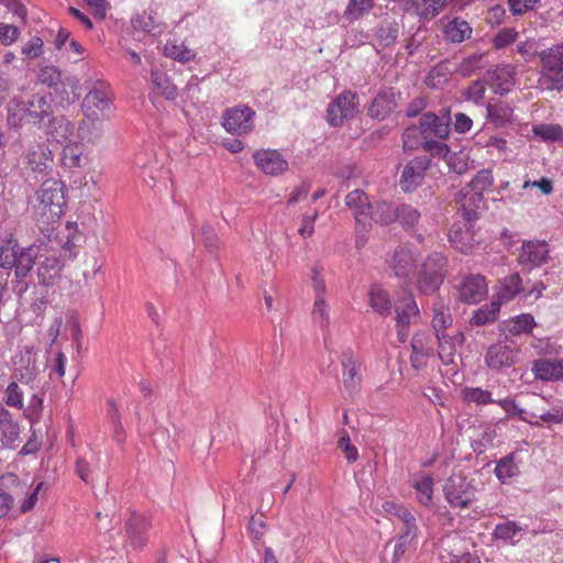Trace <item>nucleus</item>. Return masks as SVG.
<instances>
[{
    "label": "nucleus",
    "mask_w": 563,
    "mask_h": 563,
    "mask_svg": "<svg viewBox=\"0 0 563 563\" xmlns=\"http://www.w3.org/2000/svg\"><path fill=\"white\" fill-rule=\"evenodd\" d=\"M357 112V93L351 90L343 91L332 100L327 110V120L331 126L342 125Z\"/></svg>",
    "instance_id": "nucleus-7"
},
{
    "label": "nucleus",
    "mask_w": 563,
    "mask_h": 563,
    "mask_svg": "<svg viewBox=\"0 0 563 563\" xmlns=\"http://www.w3.org/2000/svg\"><path fill=\"white\" fill-rule=\"evenodd\" d=\"M84 118L79 121L77 128V139L82 144H97L99 143L104 133L103 119L82 114Z\"/></svg>",
    "instance_id": "nucleus-26"
},
{
    "label": "nucleus",
    "mask_w": 563,
    "mask_h": 563,
    "mask_svg": "<svg viewBox=\"0 0 563 563\" xmlns=\"http://www.w3.org/2000/svg\"><path fill=\"white\" fill-rule=\"evenodd\" d=\"M342 385L347 396L354 399L361 391L362 372L361 363L351 351H346L341 356Z\"/></svg>",
    "instance_id": "nucleus-9"
},
{
    "label": "nucleus",
    "mask_w": 563,
    "mask_h": 563,
    "mask_svg": "<svg viewBox=\"0 0 563 563\" xmlns=\"http://www.w3.org/2000/svg\"><path fill=\"white\" fill-rule=\"evenodd\" d=\"M429 166L430 159L428 156L415 157L408 162V164L405 165L400 177L401 189L408 192L422 185Z\"/></svg>",
    "instance_id": "nucleus-14"
},
{
    "label": "nucleus",
    "mask_w": 563,
    "mask_h": 563,
    "mask_svg": "<svg viewBox=\"0 0 563 563\" xmlns=\"http://www.w3.org/2000/svg\"><path fill=\"white\" fill-rule=\"evenodd\" d=\"M7 121L8 124L12 128H19L22 124V121L26 119V110L24 101L12 99L9 101L7 106Z\"/></svg>",
    "instance_id": "nucleus-52"
},
{
    "label": "nucleus",
    "mask_w": 563,
    "mask_h": 563,
    "mask_svg": "<svg viewBox=\"0 0 563 563\" xmlns=\"http://www.w3.org/2000/svg\"><path fill=\"white\" fill-rule=\"evenodd\" d=\"M372 216V221L388 225L398 219V206L388 201H378L373 206Z\"/></svg>",
    "instance_id": "nucleus-39"
},
{
    "label": "nucleus",
    "mask_w": 563,
    "mask_h": 563,
    "mask_svg": "<svg viewBox=\"0 0 563 563\" xmlns=\"http://www.w3.org/2000/svg\"><path fill=\"white\" fill-rule=\"evenodd\" d=\"M345 205L353 211V217L358 229L365 231L372 228V209L368 196L361 189H355L345 196Z\"/></svg>",
    "instance_id": "nucleus-10"
},
{
    "label": "nucleus",
    "mask_w": 563,
    "mask_h": 563,
    "mask_svg": "<svg viewBox=\"0 0 563 563\" xmlns=\"http://www.w3.org/2000/svg\"><path fill=\"white\" fill-rule=\"evenodd\" d=\"M532 372L537 379L550 382L563 379L562 360H537L533 362Z\"/></svg>",
    "instance_id": "nucleus-31"
},
{
    "label": "nucleus",
    "mask_w": 563,
    "mask_h": 563,
    "mask_svg": "<svg viewBox=\"0 0 563 563\" xmlns=\"http://www.w3.org/2000/svg\"><path fill=\"white\" fill-rule=\"evenodd\" d=\"M313 321L319 324L320 328L327 329L330 324L329 308L325 302V298L314 296V303L312 309Z\"/></svg>",
    "instance_id": "nucleus-57"
},
{
    "label": "nucleus",
    "mask_w": 563,
    "mask_h": 563,
    "mask_svg": "<svg viewBox=\"0 0 563 563\" xmlns=\"http://www.w3.org/2000/svg\"><path fill=\"white\" fill-rule=\"evenodd\" d=\"M541 69L538 88L549 91L563 90V43L553 45L539 54Z\"/></svg>",
    "instance_id": "nucleus-1"
},
{
    "label": "nucleus",
    "mask_w": 563,
    "mask_h": 563,
    "mask_svg": "<svg viewBox=\"0 0 563 563\" xmlns=\"http://www.w3.org/2000/svg\"><path fill=\"white\" fill-rule=\"evenodd\" d=\"M421 252L412 244L398 245L386 256V265L393 274L401 279H408L417 267Z\"/></svg>",
    "instance_id": "nucleus-5"
},
{
    "label": "nucleus",
    "mask_w": 563,
    "mask_h": 563,
    "mask_svg": "<svg viewBox=\"0 0 563 563\" xmlns=\"http://www.w3.org/2000/svg\"><path fill=\"white\" fill-rule=\"evenodd\" d=\"M400 24L396 20L384 19L375 30V42L386 48L395 45L399 35Z\"/></svg>",
    "instance_id": "nucleus-35"
},
{
    "label": "nucleus",
    "mask_w": 563,
    "mask_h": 563,
    "mask_svg": "<svg viewBox=\"0 0 563 563\" xmlns=\"http://www.w3.org/2000/svg\"><path fill=\"white\" fill-rule=\"evenodd\" d=\"M253 159L255 166L267 175H282L288 169V162L276 150H257Z\"/></svg>",
    "instance_id": "nucleus-19"
},
{
    "label": "nucleus",
    "mask_w": 563,
    "mask_h": 563,
    "mask_svg": "<svg viewBox=\"0 0 563 563\" xmlns=\"http://www.w3.org/2000/svg\"><path fill=\"white\" fill-rule=\"evenodd\" d=\"M411 349L412 351L423 352L424 354H433L434 349L431 335L427 332L415 334L411 340Z\"/></svg>",
    "instance_id": "nucleus-61"
},
{
    "label": "nucleus",
    "mask_w": 563,
    "mask_h": 563,
    "mask_svg": "<svg viewBox=\"0 0 563 563\" xmlns=\"http://www.w3.org/2000/svg\"><path fill=\"white\" fill-rule=\"evenodd\" d=\"M37 78L40 82L48 87H55L62 80V71L54 65H46L40 68Z\"/></svg>",
    "instance_id": "nucleus-59"
},
{
    "label": "nucleus",
    "mask_w": 563,
    "mask_h": 563,
    "mask_svg": "<svg viewBox=\"0 0 563 563\" xmlns=\"http://www.w3.org/2000/svg\"><path fill=\"white\" fill-rule=\"evenodd\" d=\"M457 203L463 219L468 223L475 221L479 212L485 208L484 196L476 191H471L466 186L460 191Z\"/></svg>",
    "instance_id": "nucleus-22"
},
{
    "label": "nucleus",
    "mask_w": 563,
    "mask_h": 563,
    "mask_svg": "<svg viewBox=\"0 0 563 563\" xmlns=\"http://www.w3.org/2000/svg\"><path fill=\"white\" fill-rule=\"evenodd\" d=\"M24 104L27 122L36 125L37 128H44L46 125V121L53 114L51 96L34 93L24 101Z\"/></svg>",
    "instance_id": "nucleus-13"
},
{
    "label": "nucleus",
    "mask_w": 563,
    "mask_h": 563,
    "mask_svg": "<svg viewBox=\"0 0 563 563\" xmlns=\"http://www.w3.org/2000/svg\"><path fill=\"white\" fill-rule=\"evenodd\" d=\"M255 117L251 107L240 104L223 112L222 126L230 134L245 135L253 131Z\"/></svg>",
    "instance_id": "nucleus-6"
},
{
    "label": "nucleus",
    "mask_w": 563,
    "mask_h": 563,
    "mask_svg": "<svg viewBox=\"0 0 563 563\" xmlns=\"http://www.w3.org/2000/svg\"><path fill=\"white\" fill-rule=\"evenodd\" d=\"M433 318L431 321L432 328L435 334H444L443 331L451 327L452 316L449 307V302L443 298H437L432 306Z\"/></svg>",
    "instance_id": "nucleus-37"
},
{
    "label": "nucleus",
    "mask_w": 563,
    "mask_h": 563,
    "mask_svg": "<svg viewBox=\"0 0 563 563\" xmlns=\"http://www.w3.org/2000/svg\"><path fill=\"white\" fill-rule=\"evenodd\" d=\"M150 523L145 516L132 512L125 523V547L133 551L143 549Z\"/></svg>",
    "instance_id": "nucleus-17"
},
{
    "label": "nucleus",
    "mask_w": 563,
    "mask_h": 563,
    "mask_svg": "<svg viewBox=\"0 0 563 563\" xmlns=\"http://www.w3.org/2000/svg\"><path fill=\"white\" fill-rule=\"evenodd\" d=\"M457 299L463 303L475 305L481 302L488 292L486 278L481 274H470L461 278L455 286Z\"/></svg>",
    "instance_id": "nucleus-8"
},
{
    "label": "nucleus",
    "mask_w": 563,
    "mask_h": 563,
    "mask_svg": "<svg viewBox=\"0 0 563 563\" xmlns=\"http://www.w3.org/2000/svg\"><path fill=\"white\" fill-rule=\"evenodd\" d=\"M165 49H166V54L169 57L174 58L175 60L183 62V63L189 62V60L194 59V57H195V53L184 45H177V44L166 45Z\"/></svg>",
    "instance_id": "nucleus-64"
},
{
    "label": "nucleus",
    "mask_w": 563,
    "mask_h": 563,
    "mask_svg": "<svg viewBox=\"0 0 563 563\" xmlns=\"http://www.w3.org/2000/svg\"><path fill=\"white\" fill-rule=\"evenodd\" d=\"M516 453H509L496 462L494 473L498 481L506 484L510 478L519 474Z\"/></svg>",
    "instance_id": "nucleus-38"
},
{
    "label": "nucleus",
    "mask_w": 563,
    "mask_h": 563,
    "mask_svg": "<svg viewBox=\"0 0 563 563\" xmlns=\"http://www.w3.org/2000/svg\"><path fill=\"white\" fill-rule=\"evenodd\" d=\"M26 159L31 170L37 174H45L53 162L52 152L44 144H37L30 150Z\"/></svg>",
    "instance_id": "nucleus-33"
},
{
    "label": "nucleus",
    "mask_w": 563,
    "mask_h": 563,
    "mask_svg": "<svg viewBox=\"0 0 563 563\" xmlns=\"http://www.w3.org/2000/svg\"><path fill=\"white\" fill-rule=\"evenodd\" d=\"M439 342L438 355L444 365L454 364L456 355V343L464 342V334L462 332L456 333L454 336L446 334L437 335Z\"/></svg>",
    "instance_id": "nucleus-36"
},
{
    "label": "nucleus",
    "mask_w": 563,
    "mask_h": 563,
    "mask_svg": "<svg viewBox=\"0 0 563 563\" xmlns=\"http://www.w3.org/2000/svg\"><path fill=\"white\" fill-rule=\"evenodd\" d=\"M20 428L11 412L0 404V443L3 448H12L19 438Z\"/></svg>",
    "instance_id": "nucleus-30"
},
{
    "label": "nucleus",
    "mask_w": 563,
    "mask_h": 563,
    "mask_svg": "<svg viewBox=\"0 0 563 563\" xmlns=\"http://www.w3.org/2000/svg\"><path fill=\"white\" fill-rule=\"evenodd\" d=\"M36 199L44 208H49L52 213H62L66 203L63 184L55 179H46L36 191Z\"/></svg>",
    "instance_id": "nucleus-11"
},
{
    "label": "nucleus",
    "mask_w": 563,
    "mask_h": 563,
    "mask_svg": "<svg viewBox=\"0 0 563 563\" xmlns=\"http://www.w3.org/2000/svg\"><path fill=\"white\" fill-rule=\"evenodd\" d=\"M451 118L448 111H441V114L433 112H426L419 120L420 133L427 137L428 135H434L439 139H446L450 133Z\"/></svg>",
    "instance_id": "nucleus-20"
},
{
    "label": "nucleus",
    "mask_w": 563,
    "mask_h": 563,
    "mask_svg": "<svg viewBox=\"0 0 563 563\" xmlns=\"http://www.w3.org/2000/svg\"><path fill=\"white\" fill-rule=\"evenodd\" d=\"M3 402L13 409L22 410L24 408V393L18 382H11L4 389Z\"/></svg>",
    "instance_id": "nucleus-49"
},
{
    "label": "nucleus",
    "mask_w": 563,
    "mask_h": 563,
    "mask_svg": "<svg viewBox=\"0 0 563 563\" xmlns=\"http://www.w3.org/2000/svg\"><path fill=\"white\" fill-rule=\"evenodd\" d=\"M442 34L445 42L460 44L472 37L473 29L467 21L456 16L443 25Z\"/></svg>",
    "instance_id": "nucleus-29"
},
{
    "label": "nucleus",
    "mask_w": 563,
    "mask_h": 563,
    "mask_svg": "<svg viewBox=\"0 0 563 563\" xmlns=\"http://www.w3.org/2000/svg\"><path fill=\"white\" fill-rule=\"evenodd\" d=\"M151 80L154 89L167 100H174L177 97V87L169 80L168 76L157 69L151 71Z\"/></svg>",
    "instance_id": "nucleus-43"
},
{
    "label": "nucleus",
    "mask_w": 563,
    "mask_h": 563,
    "mask_svg": "<svg viewBox=\"0 0 563 563\" xmlns=\"http://www.w3.org/2000/svg\"><path fill=\"white\" fill-rule=\"evenodd\" d=\"M36 356L37 352L33 346H24L14 358V373L23 384L33 383L40 372Z\"/></svg>",
    "instance_id": "nucleus-12"
},
{
    "label": "nucleus",
    "mask_w": 563,
    "mask_h": 563,
    "mask_svg": "<svg viewBox=\"0 0 563 563\" xmlns=\"http://www.w3.org/2000/svg\"><path fill=\"white\" fill-rule=\"evenodd\" d=\"M417 534L418 532L402 531L397 537L394 545L393 563H399L402 560Z\"/></svg>",
    "instance_id": "nucleus-54"
},
{
    "label": "nucleus",
    "mask_w": 563,
    "mask_h": 563,
    "mask_svg": "<svg viewBox=\"0 0 563 563\" xmlns=\"http://www.w3.org/2000/svg\"><path fill=\"white\" fill-rule=\"evenodd\" d=\"M516 351L507 344L495 343L490 345L485 354V364L493 371H503L516 363Z\"/></svg>",
    "instance_id": "nucleus-21"
},
{
    "label": "nucleus",
    "mask_w": 563,
    "mask_h": 563,
    "mask_svg": "<svg viewBox=\"0 0 563 563\" xmlns=\"http://www.w3.org/2000/svg\"><path fill=\"white\" fill-rule=\"evenodd\" d=\"M485 82L497 95H506L515 85V74L507 66H498L489 69L484 75Z\"/></svg>",
    "instance_id": "nucleus-24"
},
{
    "label": "nucleus",
    "mask_w": 563,
    "mask_h": 563,
    "mask_svg": "<svg viewBox=\"0 0 563 563\" xmlns=\"http://www.w3.org/2000/svg\"><path fill=\"white\" fill-rule=\"evenodd\" d=\"M385 509L387 511H393V514L401 520L404 523L402 531L418 532L416 518L408 508L404 507L402 505L389 504Z\"/></svg>",
    "instance_id": "nucleus-51"
},
{
    "label": "nucleus",
    "mask_w": 563,
    "mask_h": 563,
    "mask_svg": "<svg viewBox=\"0 0 563 563\" xmlns=\"http://www.w3.org/2000/svg\"><path fill=\"white\" fill-rule=\"evenodd\" d=\"M44 128H46V132L60 144L66 145L74 142L75 125L64 115L48 119Z\"/></svg>",
    "instance_id": "nucleus-28"
},
{
    "label": "nucleus",
    "mask_w": 563,
    "mask_h": 563,
    "mask_svg": "<svg viewBox=\"0 0 563 563\" xmlns=\"http://www.w3.org/2000/svg\"><path fill=\"white\" fill-rule=\"evenodd\" d=\"M516 121L515 107L501 99H490L486 103V122L494 128H505Z\"/></svg>",
    "instance_id": "nucleus-18"
},
{
    "label": "nucleus",
    "mask_w": 563,
    "mask_h": 563,
    "mask_svg": "<svg viewBox=\"0 0 563 563\" xmlns=\"http://www.w3.org/2000/svg\"><path fill=\"white\" fill-rule=\"evenodd\" d=\"M397 107L396 91L394 88H383L373 99L368 115L376 120L386 119Z\"/></svg>",
    "instance_id": "nucleus-25"
},
{
    "label": "nucleus",
    "mask_w": 563,
    "mask_h": 563,
    "mask_svg": "<svg viewBox=\"0 0 563 563\" xmlns=\"http://www.w3.org/2000/svg\"><path fill=\"white\" fill-rule=\"evenodd\" d=\"M448 273V257L432 252L421 263L417 275V288L423 295L434 294L443 284Z\"/></svg>",
    "instance_id": "nucleus-3"
},
{
    "label": "nucleus",
    "mask_w": 563,
    "mask_h": 563,
    "mask_svg": "<svg viewBox=\"0 0 563 563\" xmlns=\"http://www.w3.org/2000/svg\"><path fill=\"white\" fill-rule=\"evenodd\" d=\"M484 56L483 53H473L465 56L455 67V74L464 78L473 76L484 67Z\"/></svg>",
    "instance_id": "nucleus-46"
},
{
    "label": "nucleus",
    "mask_w": 563,
    "mask_h": 563,
    "mask_svg": "<svg viewBox=\"0 0 563 563\" xmlns=\"http://www.w3.org/2000/svg\"><path fill=\"white\" fill-rule=\"evenodd\" d=\"M131 22L135 30H141L147 33L154 32L156 29V22L153 15L145 11L134 15Z\"/></svg>",
    "instance_id": "nucleus-63"
},
{
    "label": "nucleus",
    "mask_w": 563,
    "mask_h": 563,
    "mask_svg": "<svg viewBox=\"0 0 563 563\" xmlns=\"http://www.w3.org/2000/svg\"><path fill=\"white\" fill-rule=\"evenodd\" d=\"M113 101L114 95L110 85L102 79L93 80L81 103L82 114L109 120L115 112Z\"/></svg>",
    "instance_id": "nucleus-2"
},
{
    "label": "nucleus",
    "mask_w": 563,
    "mask_h": 563,
    "mask_svg": "<svg viewBox=\"0 0 563 563\" xmlns=\"http://www.w3.org/2000/svg\"><path fill=\"white\" fill-rule=\"evenodd\" d=\"M19 250V244L12 241H8L2 245L0 247V266L4 269H15Z\"/></svg>",
    "instance_id": "nucleus-55"
},
{
    "label": "nucleus",
    "mask_w": 563,
    "mask_h": 563,
    "mask_svg": "<svg viewBox=\"0 0 563 563\" xmlns=\"http://www.w3.org/2000/svg\"><path fill=\"white\" fill-rule=\"evenodd\" d=\"M37 253L35 247H20L16 265H15V276L18 278H24L33 268L35 264Z\"/></svg>",
    "instance_id": "nucleus-45"
},
{
    "label": "nucleus",
    "mask_w": 563,
    "mask_h": 563,
    "mask_svg": "<svg viewBox=\"0 0 563 563\" xmlns=\"http://www.w3.org/2000/svg\"><path fill=\"white\" fill-rule=\"evenodd\" d=\"M549 246L544 241H525L520 247L518 263L528 269L539 267L549 258Z\"/></svg>",
    "instance_id": "nucleus-15"
},
{
    "label": "nucleus",
    "mask_w": 563,
    "mask_h": 563,
    "mask_svg": "<svg viewBox=\"0 0 563 563\" xmlns=\"http://www.w3.org/2000/svg\"><path fill=\"white\" fill-rule=\"evenodd\" d=\"M522 290L521 277L518 273L511 274L504 279L499 280L496 286V302L500 306L505 302L512 300Z\"/></svg>",
    "instance_id": "nucleus-32"
},
{
    "label": "nucleus",
    "mask_w": 563,
    "mask_h": 563,
    "mask_svg": "<svg viewBox=\"0 0 563 563\" xmlns=\"http://www.w3.org/2000/svg\"><path fill=\"white\" fill-rule=\"evenodd\" d=\"M449 242L451 246L463 254H470L478 243L472 231L471 223H454L449 231Z\"/></svg>",
    "instance_id": "nucleus-23"
},
{
    "label": "nucleus",
    "mask_w": 563,
    "mask_h": 563,
    "mask_svg": "<svg viewBox=\"0 0 563 563\" xmlns=\"http://www.w3.org/2000/svg\"><path fill=\"white\" fill-rule=\"evenodd\" d=\"M446 0H404V10L430 21L444 10Z\"/></svg>",
    "instance_id": "nucleus-27"
},
{
    "label": "nucleus",
    "mask_w": 563,
    "mask_h": 563,
    "mask_svg": "<svg viewBox=\"0 0 563 563\" xmlns=\"http://www.w3.org/2000/svg\"><path fill=\"white\" fill-rule=\"evenodd\" d=\"M64 262L60 257L52 255L42 261L37 267L38 283L41 285H53L59 277Z\"/></svg>",
    "instance_id": "nucleus-34"
},
{
    "label": "nucleus",
    "mask_w": 563,
    "mask_h": 563,
    "mask_svg": "<svg viewBox=\"0 0 563 563\" xmlns=\"http://www.w3.org/2000/svg\"><path fill=\"white\" fill-rule=\"evenodd\" d=\"M494 183V177L492 172L488 169H482L477 172L475 177L471 180L466 187L470 188L471 191H476L484 196V192L490 188Z\"/></svg>",
    "instance_id": "nucleus-56"
},
{
    "label": "nucleus",
    "mask_w": 563,
    "mask_h": 563,
    "mask_svg": "<svg viewBox=\"0 0 563 563\" xmlns=\"http://www.w3.org/2000/svg\"><path fill=\"white\" fill-rule=\"evenodd\" d=\"M533 131L542 140L558 141L563 137V131L558 124H541L536 126Z\"/></svg>",
    "instance_id": "nucleus-62"
},
{
    "label": "nucleus",
    "mask_w": 563,
    "mask_h": 563,
    "mask_svg": "<svg viewBox=\"0 0 563 563\" xmlns=\"http://www.w3.org/2000/svg\"><path fill=\"white\" fill-rule=\"evenodd\" d=\"M369 305L373 310L382 316L390 313L391 301L387 290L374 285L369 290Z\"/></svg>",
    "instance_id": "nucleus-42"
},
{
    "label": "nucleus",
    "mask_w": 563,
    "mask_h": 563,
    "mask_svg": "<svg viewBox=\"0 0 563 563\" xmlns=\"http://www.w3.org/2000/svg\"><path fill=\"white\" fill-rule=\"evenodd\" d=\"M443 493L452 508H468L476 500V487L473 481L461 474H453L445 481Z\"/></svg>",
    "instance_id": "nucleus-4"
},
{
    "label": "nucleus",
    "mask_w": 563,
    "mask_h": 563,
    "mask_svg": "<svg viewBox=\"0 0 563 563\" xmlns=\"http://www.w3.org/2000/svg\"><path fill=\"white\" fill-rule=\"evenodd\" d=\"M461 395L464 401L474 402L478 406L495 404L492 393L479 387H465Z\"/></svg>",
    "instance_id": "nucleus-50"
},
{
    "label": "nucleus",
    "mask_w": 563,
    "mask_h": 563,
    "mask_svg": "<svg viewBox=\"0 0 563 563\" xmlns=\"http://www.w3.org/2000/svg\"><path fill=\"white\" fill-rule=\"evenodd\" d=\"M525 529L519 526L516 521L508 520L503 523H498L494 531L493 538L495 540H503L504 542L515 544L522 536Z\"/></svg>",
    "instance_id": "nucleus-40"
},
{
    "label": "nucleus",
    "mask_w": 563,
    "mask_h": 563,
    "mask_svg": "<svg viewBox=\"0 0 563 563\" xmlns=\"http://www.w3.org/2000/svg\"><path fill=\"white\" fill-rule=\"evenodd\" d=\"M397 313V335L400 342H406L408 338V327L412 318L419 316V309L411 294L405 295L395 306Z\"/></svg>",
    "instance_id": "nucleus-16"
},
{
    "label": "nucleus",
    "mask_w": 563,
    "mask_h": 563,
    "mask_svg": "<svg viewBox=\"0 0 563 563\" xmlns=\"http://www.w3.org/2000/svg\"><path fill=\"white\" fill-rule=\"evenodd\" d=\"M536 325L534 319L529 313H521L504 323V329L510 335H521L532 331Z\"/></svg>",
    "instance_id": "nucleus-41"
},
{
    "label": "nucleus",
    "mask_w": 563,
    "mask_h": 563,
    "mask_svg": "<svg viewBox=\"0 0 563 563\" xmlns=\"http://www.w3.org/2000/svg\"><path fill=\"white\" fill-rule=\"evenodd\" d=\"M420 212L410 205L398 206V219L406 229L413 228L420 220Z\"/></svg>",
    "instance_id": "nucleus-58"
},
{
    "label": "nucleus",
    "mask_w": 563,
    "mask_h": 563,
    "mask_svg": "<svg viewBox=\"0 0 563 563\" xmlns=\"http://www.w3.org/2000/svg\"><path fill=\"white\" fill-rule=\"evenodd\" d=\"M373 8V0H350L345 8L344 16L350 21L358 20Z\"/></svg>",
    "instance_id": "nucleus-53"
},
{
    "label": "nucleus",
    "mask_w": 563,
    "mask_h": 563,
    "mask_svg": "<svg viewBox=\"0 0 563 563\" xmlns=\"http://www.w3.org/2000/svg\"><path fill=\"white\" fill-rule=\"evenodd\" d=\"M82 151L77 143L71 142L64 146L60 155V163L68 169H76L81 166Z\"/></svg>",
    "instance_id": "nucleus-48"
},
{
    "label": "nucleus",
    "mask_w": 563,
    "mask_h": 563,
    "mask_svg": "<svg viewBox=\"0 0 563 563\" xmlns=\"http://www.w3.org/2000/svg\"><path fill=\"white\" fill-rule=\"evenodd\" d=\"M411 485L417 490L419 503L429 507L432 504L433 478L429 475L415 477Z\"/></svg>",
    "instance_id": "nucleus-47"
},
{
    "label": "nucleus",
    "mask_w": 563,
    "mask_h": 563,
    "mask_svg": "<svg viewBox=\"0 0 563 563\" xmlns=\"http://www.w3.org/2000/svg\"><path fill=\"white\" fill-rule=\"evenodd\" d=\"M486 86L487 84L485 82L484 77L472 81L465 91L466 99L473 101L475 104H482L486 92Z\"/></svg>",
    "instance_id": "nucleus-60"
},
{
    "label": "nucleus",
    "mask_w": 563,
    "mask_h": 563,
    "mask_svg": "<svg viewBox=\"0 0 563 563\" xmlns=\"http://www.w3.org/2000/svg\"><path fill=\"white\" fill-rule=\"evenodd\" d=\"M500 310V302L493 300L489 303L483 305L474 311L471 317L470 323L472 325L481 327L494 322L498 318Z\"/></svg>",
    "instance_id": "nucleus-44"
}]
</instances>
